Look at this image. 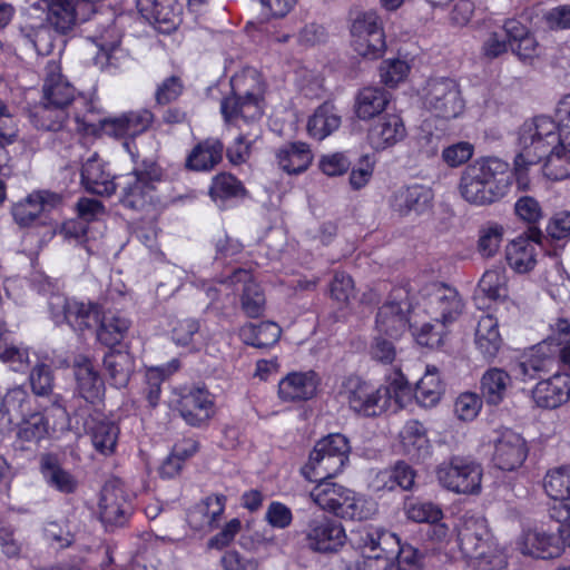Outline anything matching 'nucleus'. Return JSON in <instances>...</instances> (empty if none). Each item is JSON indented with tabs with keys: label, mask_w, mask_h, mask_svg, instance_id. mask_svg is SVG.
Returning <instances> with one entry per match:
<instances>
[{
	"label": "nucleus",
	"mask_w": 570,
	"mask_h": 570,
	"mask_svg": "<svg viewBox=\"0 0 570 570\" xmlns=\"http://www.w3.org/2000/svg\"><path fill=\"white\" fill-rule=\"evenodd\" d=\"M532 400L538 407L554 410L570 401V375L557 372L539 381L532 390Z\"/></svg>",
	"instance_id": "28"
},
{
	"label": "nucleus",
	"mask_w": 570,
	"mask_h": 570,
	"mask_svg": "<svg viewBox=\"0 0 570 570\" xmlns=\"http://www.w3.org/2000/svg\"><path fill=\"white\" fill-rule=\"evenodd\" d=\"M413 308L407 291L403 287L394 288L379 308L375 320L376 331L390 337L400 336L413 322L409 316L410 312L413 313Z\"/></svg>",
	"instance_id": "16"
},
{
	"label": "nucleus",
	"mask_w": 570,
	"mask_h": 570,
	"mask_svg": "<svg viewBox=\"0 0 570 570\" xmlns=\"http://www.w3.org/2000/svg\"><path fill=\"white\" fill-rule=\"evenodd\" d=\"M542 160L540 156L521 149L514 157L512 170L508 171L505 177H503L505 174L504 169L509 168V164L501 160V183H505L504 187H510L514 184L518 191H528L531 184L529 167Z\"/></svg>",
	"instance_id": "37"
},
{
	"label": "nucleus",
	"mask_w": 570,
	"mask_h": 570,
	"mask_svg": "<svg viewBox=\"0 0 570 570\" xmlns=\"http://www.w3.org/2000/svg\"><path fill=\"white\" fill-rule=\"evenodd\" d=\"M86 32V39L97 48L96 63L116 66L124 52L119 48L121 32L115 24L114 14L91 22Z\"/></svg>",
	"instance_id": "18"
},
{
	"label": "nucleus",
	"mask_w": 570,
	"mask_h": 570,
	"mask_svg": "<svg viewBox=\"0 0 570 570\" xmlns=\"http://www.w3.org/2000/svg\"><path fill=\"white\" fill-rule=\"evenodd\" d=\"M94 449L102 455L115 452L119 436V428L111 421L92 419L88 428Z\"/></svg>",
	"instance_id": "49"
},
{
	"label": "nucleus",
	"mask_w": 570,
	"mask_h": 570,
	"mask_svg": "<svg viewBox=\"0 0 570 570\" xmlns=\"http://www.w3.org/2000/svg\"><path fill=\"white\" fill-rule=\"evenodd\" d=\"M552 363V358L539 352L523 356L521 360L511 362L508 370L501 368V393L505 390L504 380H518L527 382L535 377L539 372L546 371Z\"/></svg>",
	"instance_id": "34"
},
{
	"label": "nucleus",
	"mask_w": 570,
	"mask_h": 570,
	"mask_svg": "<svg viewBox=\"0 0 570 570\" xmlns=\"http://www.w3.org/2000/svg\"><path fill=\"white\" fill-rule=\"evenodd\" d=\"M230 87L232 96L223 99L220 111L227 125L240 130L226 151L232 164L240 165L249 159L262 132L257 120L263 115L264 82L255 68L247 67L232 77Z\"/></svg>",
	"instance_id": "2"
},
{
	"label": "nucleus",
	"mask_w": 570,
	"mask_h": 570,
	"mask_svg": "<svg viewBox=\"0 0 570 570\" xmlns=\"http://www.w3.org/2000/svg\"><path fill=\"white\" fill-rule=\"evenodd\" d=\"M341 395L355 413L376 416L392 406L406 407L412 402V386L402 372L394 371L381 386L351 376L344 381Z\"/></svg>",
	"instance_id": "3"
},
{
	"label": "nucleus",
	"mask_w": 570,
	"mask_h": 570,
	"mask_svg": "<svg viewBox=\"0 0 570 570\" xmlns=\"http://www.w3.org/2000/svg\"><path fill=\"white\" fill-rule=\"evenodd\" d=\"M49 311L57 325L67 323L77 332L91 328L100 320V309L97 304L68 298L60 294L50 297Z\"/></svg>",
	"instance_id": "14"
},
{
	"label": "nucleus",
	"mask_w": 570,
	"mask_h": 570,
	"mask_svg": "<svg viewBox=\"0 0 570 570\" xmlns=\"http://www.w3.org/2000/svg\"><path fill=\"white\" fill-rule=\"evenodd\" d=\"M529 449L520 433L501 429V471L520 468L528 458Z\"/></svg>",
	"instance_id": "40"
},
{
	"label": "nucleus",
	"mask_w": 570,
	"mask_h": 570,
	"mask_svg": "<svg viewBox=\"0 0 570 570\" xmlns=\"http://www.w3.org/2000/svg\"><path fill=\"white\" fill-rule=\"evenodd\" d=\"M177 407L188 425L203 426L215 414L214 395L205 387L194 386L180 396Z\"/></svg>",
	"instance_id": "22"
},
{
	"label": "nucleus",
	"mask_w": 570,
	"mask_h": 570,
	"mask_svg": "<svg viewBox=\"0 0 570 570\" xmlns=\"http://www.w3.org/2000/svg\"><path fill=\"white\" fill-rule=\"evenodd\" d=\"M407 519L414 522L434 523L441 521L442 510L432 502L410 500L404 504Z\"/></svg>",
	"instance_id": "60"
},
{
	"label": "nucleus",
	"mask_w": 570,
	"mask_h": 570,
	"mask_svg": "<svg viewBox=\"0 0 570 570\" xmlns=\"http://www.w3.org/2000/svg\"><path fill=\"white\" fill-rule=\"evenodd\" d=\"M482 409V400L472 392L461 393L454 401L453 413L461 422H472Z\"/></svg>",
	"instance_id": "61"
},
{
	"label": "nucleus",
	"mask_w": 570,
	"mask_h": 570,
	"mask_svg": "<svg viewBox=\"0 0 570 570\" xmlns=\"http://www.w3.org/2000/svg\"><path fill=\"white\" fill-rule=\"evenodd\" d=\"M464 303L458 291L441 283H432L421 292V301L414 306L413 315L425 314L431 321L445 325L454 322L463 312Z\"/></svg>",
	"instance_id": "10"
},
{
	"label": "nucleus",
	"mask_w": 570,
	"mask_h": 570,
	"mask_svg": "<svg viewBox=\"0 0 570 570\" xmlns=\"http://www.w3.org/2000/svg\"><path fill=\"white\" fill-rule=\"evenodd\" d=\"M514 213L528 227L539 226L543 217L540 203L532 196H521L514 204Z\"/></svg>",
	"instance_id": "63"
},
{
	"label": "nucleus",
	"mask_w": 570,
	"mask_h": 570,
	"mask_svg": "<svg viewBox=\"0 0 570 570\" xmlns=\"http://www.w3.org/2000/svg\"><path fill=\"white\" fill-rule=\"evenodd\" d=\"M499 271L489 269L481 277L475 294L476 307L482 311L475 330V344L485 357L499 353Z\"/></svg>",
	"instance_id": "5"
},
{
	"label": "nucleus",
	"mask_w": 570,
	"mask_h": 570,
	"mask_svg": "<svg viewBox=\"0 0 570 570\" xmlns=\"http://www.w3.org/2000/svg\"><path fill=\"white\" fill-rule=\"evenodd\" d=\"M225 505V495H209L189 511L188 522L197 530H212L219 524Z\"/></svg>",
	"instance_id": "35"
},
{
	"label": "nucleus",
	"mask_w": 570,
	"mask_h": 570,
	"mask_svg": "<svg viewBox=\"0 0 570 570\" xmlns=\"http://www.w3.org/2000/svg\"><path fill=\"white\" fill-rule=\"evenodd\" d=\"M338 449L336 448V456L330 454L326 456L324 453L315 455L314 448L307 464L303 469L305 478L318 484L320 482L330 481V479L338 474L346 464V462L342 461V452Z\"/></svg>",
	"instance_id": "38"
},
{
	"label": "nucleus",
	"mask_w": 570,
	"mask_h": 570,
	"mask_svg": "<svg viewBox=\"0 0 570 570\" xmlns=\"http://www.w3.org/2000/svg\"><path fill=\"white\" fill-rule=\"evenodd\" d=\"M38 19L40 23L30 21L22 28V32L32 43L37 53L43 56L50 55L56 47L61 51L65 46V40L57 36L58 32L55 31L49 22L43 23L42 17Z\"/></svg>",
	"instance_id": "42"
},
{
	"label": "nucleus",
	"mask_w": 570,
	"mask_h": 570,
	"mask_svg": "<svg viewBox=\"0 0 570 570\" xmlns=\"http://www.w3.org/2000/svg\"><path fill=\"white\" fill-rule=\"evenodd\" d=\"M81 184L87 191L101 196L111 195L117 188V183L96 154L82 165Z\"/></svg>",
	"instance_id": "31"
},
{
	"label": "nucleus",
	"mask_w": 570,
	"mask_h": 570,
	"mask_svg": "<svg viewBox=\"0 0 570 570\" xmlns=\"http://www.w3.org/2000/svg\"><path fill=\"white\" fill-rule=\"evenodd\" d=\"M354 51L367 59H377L385 49V35L381 17L376 11L358 13L351 26Z\"/></svg>",
	"instance_id": "12"
},
{
	"label": "nucleus",
	"mask_w": 570,
	"mask_h": 570,
	"mask_svg": "<svg viewBox=\"0 0 570 570\" xmlns=\"http://www.w3.org/2000/svg\"><path fill=\"white\" fill-rule=\"evenodd\" d=\"M478 523H465L458 532L459 547L462 556L473 567H480L475 561L485 557V539L478 532Z\"/></svg>",
	"instance_id": "48"
},
{
	"label": "nucleus",
	"mask_w": 570,
	"mask_h": 570,
	"mask_svg": "<svg viewBox=\"0 0 570 570\" xmlns=\"http://www.w3.org/2000/svg\"><path fill=\"white\" fill-rule=\"evenodd\" d=\"M415 472L404 462L395 464L392 469H385L372 473L368 481V489L380 493L393 491L397 487L402 490H410L414 484Z\"/></svg>",
	"instance_id": "30"
},
{
	"label": "nucleus",
	"mask_w": 570,
	"mask_h": 570,
	"mask_svg": "<svg viewBox=\"0 0 570 570\" xmlns=\"http://www.w3.org/2000/svg\"><path fill=\"white\" fill-rule=\"evenodd\" d=\"M433 197V191L428 186H401L391 195L390 206L400 216L421 215L431 208Z\"/></svg>",
	"instance_id": "26"
},
{
	"label": "nucleus",
	"mask_w": 570,
	"mask_h": 570,
	"mask_svg": "<svg viewBox=\"0 0 570 570\" xmlns=\"http://www.w3.org/2000/svg\"><path fill=\"white\" fill-rule=\"evenodd\" d=\"M443 393L444 385L438 368L429 365L426 366L424 375L416 383L412 399L415 397L420 406L429 409L434 407L441 401Z\"/></svg>",
	"instance_id": "44"
},
{
	"label": "nucleus",
	"mask_w": 570,
	"mask_h": 570,
	"mask_svg": "<svg viewBox=\"0 0 570 570\" xmlns=\"http://www.w3.org/2000/svg\"><path fill=\"white\" fill-rule=\"evenodd\" d=\"M137 8L161 33L176 30L181 21L183 7L177 0H138Z\"/></svg>",
	"instance_id": "23"
},
{
	"label": "nucleus",
	"mask_w": 570,
	"mask_h": 570,
	"mask_svg": "<svg viewBox=\"0 0 570 570\" xmlns=\"http://www.w3.org/2000/svg\"><path fill=\"white\" fill-rule=\"evenodd\" d=\"M281 327L274 322H263L259 324L248 323L239 330L240 340L254 347L265 348L273 346L279 340Z\"/></svg>",
	"instance_id": "46"
},
{
	"label": "nucleus",
	"mask_w": 570,
	"mask_h": 570,
	"mask_svg": "<svg viewBox=\"0 0 570 570\" xmlns=\"http://www.w3.org/2000/svg\"><path fill=\"white\" fill-rule=\"evenodd\" d=\"M224 145L216 138H207L197 144L186 159V167L195 171H208L223 159Z\"/></svg>",
	"instance_id": "39"
},
{
	"label": "nucleus",
	"mask_w": 570,
	"mask_h": 570,
	"mask_svg": "<svg viewBox=\"0 0 570 570\" xmlns=\"http://www.w3.org/2000/svg\"><path fill=\"white\" fill-rule=\"evenodd\" d=\"M0 360L14 372H24L29 367V350L0 334Z\"/></svg>",
	"instance_id": "56"
},
{
	"label": "nucleus",
	"mask_w": 570,
	"mask_h": 570,
	"mask_svg": "<svg viewBox=\"0 0 570 570\" xmlns=\"http://www.w3.org/2000/svg\"><path fill=\"white\" fill-rule=\"evenodd\" d=\"M544 236L539 226L528 227L505 247L508 265L519 274L532 271L537 265V246L542 245Z\"/></svg>",
	"instance_id": "20"
},
{
	"label": "nucleus",
	"mask_w": 570,
	"mask_h": 570,
	"mask_svg": "<svg viewBox=\"0 0 570 570\" xmlns=\"http://www.w3.org/2000/svg\"><path fill=\"white\" fill-rule=\"evenodd\" d=\"M160 178V169L154 163L145 164L144 169H135L119 176L117 187L120 189V203L135 210L151 205L155 198V183Z\"/></svg>",
	"instance_id": "11"
},
{
	"label": "nucleus",
	"mask_w": 570,
	"mask_h": 570,
	"mask_svg": "<svg viewBox=\"0 0 570 570\" xmlns=\"http://www.w3.org/2000/svg\"><path fill=\"white\" fill-rule=\"evenodd\" d=\"M203 288L212 302L218 298V294L229 298V296L242 289V307L249 317H258L265 309V295L255 282L252 273L247 269H235L230 276L218 281L215 286L203 283Z\"/></svg>",
	"instance_id": "9"
},
{
	"label": "nucleus",
	"mask_w": 570,
	"mask_h": 570,
	"mask_svg": "<svg viewBox=\"0 0 570 570\" xmlns=\"http://www.w3.org/2000/svg\"><path fill=\"white\" fill-rule=\"evenodd\" d=\"M341 117L332 104L320 106L307 121V131L311 137L323 140L338 129Z\"/></svg>",
	"instance_id": "45"
},
{
	"label": "nucleus",
	"mask_w": 570,
	"mask_h": 570,
	"mask_svg": "<svg viewBox=\"0 0 570 570\" xmlns=\"http://www.w3.org/2000/svg\"><path fill=\"white\" fill-rule=\"evenodd\" d=\"M309 495L320 508L343 520H368L379 509L372 498L332 481L320 482Z\"/></svg>",
	"instance_id": "4"
},
{
	"label": "nucleus",
	"mask_w": 570,
	"mask_h": 570,
	"mask_svg": "<svg viewBox=\"0 0 570 570\" xmlns=\"http://www.w3.org/2000/svg\"><path fill=\"white\" fill-rule=\"evenodd\" d=\"M519 547L524 556L535 559L549 560L562 554V540L554 531L534 528L523 531Z\"/></svg>",
	"instance_id": "27"
},
{
	"label": "nucleus",
	"mask_w": 570,
	"mask_h": 570,
	"mask_svg": "<svg viewBox=\"0 0 570 570\" xmlns=\"http://www.w3.org/2000/svg\"><path fill=\"white\" fill-rule=\"evenodd\" d=\"M543 160L542 171L548 179L559 181L570 178V144L553 146Z\"/></svg>",
	"instance_id": "50"
},
{
	"label": "nucleus",
	"mask_w": 570,
	"mask_h": 570,
	"mask_svg": "<svg viewBox=\"0 0 570 570\" xmlns=\"http://www.w3.org/2000/svg\"><path fill=\"white\" fill-rule=\"evenodd\" d=\"M472 186L461 177L460 190L463 198L475 205H485L495 200L498 185L483 184L481 180L472 181Z\"/></svg>",
	"instance_id": "59"
},
{
	"label": "nucleus",
	"mask_w": 570,
	"mask_h": 570,
	"mask_svg": "<svg viewBox=\"0 0 570 570\" xmlns=\"http://www.w3.org/2000/svg\"><path fill=\"white\" fill-rule=\"evenodd\" d=\"M546 493L552 500L549 507H570V465L551 470L543 482Z\"/></svg>",
	"instance_id": "47"
},
{
	"label": "nucleus",
	"mask_w": 570,
	"mask_h": 570,
	"mask_svg": "<svg viewBox=\"0 0 570 570\" xmlns=\"http://www.w3.org/2000/svg\"><path fill=\"white\" fill-rule=\"evenodd\" d=\"M411 67L406 60L400 58L384 59L379 68L381 82L389 88H396L405 81L410 73Z\"/></svg>",
	"instance_id": "57"
},
{
	"label": "nucleus",
	"mask_w": 570,
	"mask_h": 570,
	"mask_svg": "<svg viewBox=\"0 0 570 570\" xmlns=\"http://www.w3.org/2000/svg\"><path fill=\"white\" fill-rule=\"evenodd\" d=\"M46 13L56 32L66 35L82 22L72 0H30L27 14L30 19L41 18Z\"/></svg>",
	"instance_id": "19"
},
{
	"label": "nucleus",
	"mask_w": 570,
	"mask_h": 570,
	"mask_svg": "<svg viewBox=\"0 0 570 570\" xmlns=\"http://www.w3.org/2000/svg\"><path fill=\"white\" fill-rule=\"evenodd\" d=\"M303 534L306 546L320 553L337 552L347 541L343 524L324 514L311 518L303 530Z\"/></svg>",
	"instance_id": "17"
},
{
	"label": "nucleus",
	"mask_w": 570,
	"mask_h": 570,
	"mask_svg": "<svg viewBox=\"0 0 570 570\" xmlns=\"http://www.w3.org/2000/svg\"><path fill=\"white\" fill-rule=\"evenodd\" d=\"M562 135L564 134L554 118L535 116L520 127L519 145L521 149L543 159L550 148L563 142Z\"/></svg>",
	"instance_id": "13"
},
{
	"label": "nucleus",
	"mask_w": 570,
	"mask_h": 570,
	"mask_svg": "<svg viewBox=\"0 0 570 570\" xmlns=\"http://www.w3.org/2000/svg\"><path fill=\"white\" fill-rule=\"evenodd\" d=\"M321 379L315 371H293L278 382V397L282 402L298 403L312 400Z\"/></svg>",
	"instance_id": "24"
},
{
	"label": "nucleus",
	"mask_w": 570,
	"mask_h": 570,
	"mask_svg": "<svg viewBox=\"0 0 570 570\" xmlns=\"http://www.w3.org/2000/svg\"><path fill=\"white\" fill-rule=\"evenodd\" d=\"M199 324L196 320L186 318L177 321L171 331V340L176 345L196 350L202 345Z\"/></svg>",
	"instance_id": "58"
},
{
	"label": "nucleus",
	"mask_w": 570,
	"mask_h": 570,
	"mask_svg": "<svg viewBox=\"0 0 570 570\" xmlns=\"http://www.w3.org/2000/svg\"><path fill=\"white\" fill-rule=\"evenodd\" d=\"M498 170L499 159L497 157H480L464 169L461 177L465 178L469 183L468 186H472V181L475 180H481L485 185H498L495 180Z\"/></svg>",
	"instance_id": "55"
},
{
	"label": "nucleus",
	"mask_w": 570,
	"mask_h": 570,
	"mask_svg": "<svg viewBox=\"0 0 570 570\" xmlns=\"http://www.w3.org/2000/svg\"><path fill=\"white\" fill-rule=\"evenodd\" d=\"M400 537L382 527L364 525L351 532L350 542L360 551L362 560L347 570H374L381 561L396 558Z\"/></svg>",
	"instance_id": "6"
},
{
	"label": "nucleus",
	"mask_w": 570,
	"mask_h": 570,
	"mask_svg": "<svg viewBox=\"0 0 570 570\" xmlns=\"http://www.w3.org/2000/svg\"><path fill=\"white\" fill-rule=\"evenodd\" d=\"M406 137V128L399 115H385L379 118L367 131V142L374 151L387 150Z\"/></svg>",
	"instance_id": "29"
},
{
	"label": "nucleus",
	"mask_w": 570,
	"mask_h": 570,
	"mask_svg": "<svg viewBox=\"0 0 570 570\" xmlns=\"http://www.w3.org/2000/svg\"><path fill=\"white\" fill-rule=\"evenodd\" d=\"M420 316L413 315V322L411 323L410 327L412 330V335L415 338L416 343L426 346V347H439L443 338L446 334V327L448 325L443 324L439 321H424L420 323L417 318Z\"/></svg>",
	"instance_id": "52"
},
{
	"label": "nucleus",
	"mask_w": 570,
	"mask_h": 570,
	"mask_svg": "<svg viewBox=\"0 0 570 570\" xmlns=\"http://www.w3.org/2000/svg\"><path fill=\"white\" fill-rule=\"evenodd\" d=\"M40 473L46 484L60 493H72L78 487L76 478L51 454L41 458Z\"/></svg>",
	"instance_id": "41"
},
{
	"label": "nucleus",
	"mask_w": 570,
	"mask_h": 570,
	"mask_svg": "<svg viewBox=\"0 0 570 570\" xmlns=\"http://www.w3.org/2000/svg\"><path fill=\"white\" fill-rule=\"evenodd\" d=\"M509 47L520 59H530L535 56L537 42L534 37L529 32L527 28H519L517 38L509 43L501 40V52L507 50Z\"/></svg>",
	"instance_id": "64"
},
{
	"label": "nucleus",
	"mask_w": 570,
	"mask_h": 570,
	"mask_svg": "<svg viewBox=\"0 0 570 570\" xmlns=\"http://www.w3.org/2000/svg\"><path fill=\"white\" fill-rule=\"evenodd\" d=\"M440 484L449 491L461 494H475L481 490L482 469L473 461L453 458L436 469Z\"/></svg>",
	"instance_id": "15"
},
{
	"label": "nucleus",
	"mask_w": 570,
	"mask_h": 570,
	"mask_svg": "<svg viewBox=\"0 0 570 570\" xmlns=\"http://www.w3.org/2000/svg\"><path fill=\"white\" fill-rule=\"evenodd\" d=\"M104 364L115 387L121 389L127 385L134 370V361L129 353L110 351L105 355Z\"/></svg>",
	"instance_id": "51"
},
{
	"label": "nucleus",
	"mask_w": 570,
	"mask_h": 570,
	"mask_svg": "<svg viewBox=\"0 0 570 570\" xmlns=\"http://www.w3.org/2000/svg\"><path fill=\"white\" fill-rule=\"evenodd\" d=\"M240 181L230 174H219L213 179L210 186V197L213 200H225L232 197H236L242 193Z\"/></svg>",
	"instance_id": "62"
},
{
	"label": "nucleus",
	"mask_w": 570,
	"mask_h": 570,
	"mask_svg": "<svg viewBox=\"0 0 570 570\" xmlns=\"http://www.w3.org/2000/svg\"><path fill=\"white\" fill-rule=\"evenodd\" d=\"M75 377L77 390L82 399L90 403L101 401L105 394V383L89 358L76 360Z\"/></svg>",
	"instance_id": "32"
},
{
	"label": "nucleus",
	"mask_w": 570,
	"mask_h": 570,
	"mask_svg": "<svg viewBox=\"0 0 570 570\" xmlns=\"http://www.w3.org/2000/svg\"><path fill=\"white\" fill-rule=\"evenodd\" d=\"M61 203L59 195L47 190H38L28 195L12 207V215L20 226H29L36 222L47 224L51 210Z\"/></svg>",
	"instance_id": "21"
},
{
	"label": "nucleus",
	"mask_w": 570,
	"mask_h": 570,
	"mask_svg": "<svg viewBox=\"0 0 570 570\" xmlns=\"http://www.w3.org/2000/svg\"><path fill=\"white\" fill-rule=\"evenodd\" d=\"M390 100V92L383 88H363L355 99V114L361 120H368L383 112Z\"/></svg>",
	"instance_id": "43"
},
{
	"label": "nucleus",
	"mask_w": 570,
	"mask_h": 570,
	"mask_svg": "<svg viewBox=\"0 0 570 570\" xmlns=\"http://www.w3.org/2000/svg\"><path fill=\"white\" fill-rule=\"evenodd\" d=\"M68 424V412L60 395H53L50 405L39 404L16 424V439L22 445H38L53 432Z\"/></svg>",
	"instance_id": "7"
},
{
	"label": "nucleus",
	"mask_w": 570,
	"mask_h": 570,
	"mask_svg": "<svg viewBox=\"0 0 570 570\" xmlns=\"http://www.w3.org/2000/svg\"><path fill=\"white\" fill-rule=\"evenodd\" d=\"M100 519L107 525H124L131 512L129 495L122 484L111 481L105 484L100 498Z\"/></svg>",
	"instance_id": "25"
},
{
	"label": "nucleus",
	"mask_w": 570,
	"mask_h": 570,
	"mask_svg": "<svg viewBox=\"0 0 570 570\" xmlns=\"http://www.w3.org/2000/svg\"><path fill=\"white\" fill-rule=\"evenodd\" d=\"M312 160L313 153L309 146L302 141L286 144L276 153L278 167L289 175H297L307 170Z\"/></svg>",
	"instance_id": "36"
},
{
	"label": "nucleus",
	"mask_w": 570,
	"mask_h": 570,
	"mask_svg": "<svg viewBox=\"0 0 570 570\" xmlns=\"http://www.w3.org/2000/svg\"><path fill=\"white\" fill-rule=\"evenodd\" d=\"M2 406L20 419L39 407L33 396L23 386H14L9 389L1 400Z\"/></svg>",
	"instance_id": "54"
},
{
	"label": "nucleus",
	"mask_w": 570,
	"mask_h": 570,
	"mask_svg": "<svg viewBox=\"0 0 570 570\" xmlns=\"http://www.w3.org/2000/svg\"><path fill=\"white\" fill-rule=\"evenodd\" d=\"M100 326L97 332L98 340L106 346L119 344L129 330L130 323L126 317L118 314L107 313L99 320Z\"/></svg>",
	"instance_id": "53"
},
{
	"label": "nucleus",
	"mask_w": 570,
	"mask_h": 570,
	"mask_svg": "<svg viewBox=\"0 0 570 570\" xmlns=\"http://www.w3.org/2000/svg\"><path fill=\"white\" fill-rule=\"evenodd\" d=\"M419 97L423 108L439 119H456L465 109L460 85L450 77H430L420 88Z\"/></svg>",
	"instance_id": "8"
},
{
	"label": "nucleus",
	"mask_w": 570,
	"mask_h": 570,
	"mask_svg": "<svg viewBox=\"0 0 570 570\" xmlns=\"http://www.w3.org/2000/svg\"><path fill=\"white\" fill-rule=\"evenodd\" d=\"M71 105L75 109L73 121L77 129L94 134L99 125L104 134L125 139L124 147L132 159L135 155L128 139L146 131L153 121V114L147 109L125 112L114 118L96 119L92 104L77 92L62 73L60 62L51 59L45 66L42 106L31 114V121L45 130H59L69 117L66 109Z\"/></svg>",
	"instance_id": "1"
},
{
	"label": "nucleus",
	"mask_w": 570,
	"mask_h": 570,
	"mask_svg": "<svg viewBox=\"0 0 570 570\" xmlns=\"http://www.w3.org/2000/svg\"><path fill=\"white\" fill-rule=\"evenodd\" d=\"M402 451L413 459H424L431 453V441L424 424L417 420H409L399 433Z\"/></svg>",
	"instance_id": "33"
}]
</instances>
